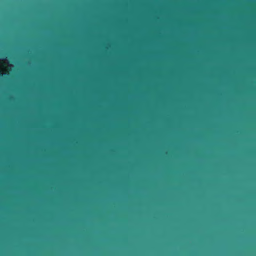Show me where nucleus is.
<instances>
[{"instance_id": "nucleus-6", "label": "nucleus", "mask_w": 256, "mask_h": 256, "mask_svg": "<svg viewBox=\"0 0 256 256\" xmlns=\"http://www.w3.org/2000/svg\"><path fill=\"white\" fill-rule=\"evenodd\" d=\"M208 20H209V21L210 20V18L208 19Z\"/></svg>"}, {"instance_id": "nucleus-7", "label": "nucleus", "mask_w": 256, "mask_h": 256, "mask_svg": "<svg viewBox=\"0 0 256 256\" xmlns=\"http://www.w3.org/2000/svg\"><path fill=\"white\" fill-rule=\"evenodd\" d=\"M208 36H210V34H208Z\"/></svg>"}, {"instance_id": "nucleus-4", "label": "nucleus", "mask_w": 256, "mask_h": 256, "mask_svg": "<svg viewBox=\"0 0 256 256\" xmlns=\"http://www.w3.org/2000/svg\"><path fill=\"white\" fill-rule=\"evenodd\" d=\"M256 208V206H213L209 203V208Z\"/></svg>"}, {"instance_id": "nucleus-1", "label": "nucleus", "mask_w": 256, "mask_h": 256, "mask_svg": "<svg viewBox=\"0 0 256 256\" xmlns=\"http://www.w3.org/2000/svg\"><path fill=\"white\" fill-rule=\"evenodd\" d=\"M107 212H202L204 213V256H208V209H107Z\"/></svg>"}, {"instance_id": "nucleus-3", "label": "nucleus", "mask_w": 256, "mask_h": 256, "mask_svg": "<svg viewBox=\"0 0 256 256\" xmlns=\"http://www.w3.org/2000/svg\"><path fill=\"white\" fill-rule=\"evenodd\" d=\"M214 212H256V209H209V214Z\"/></svg>"}, {"instance_id": "nucleus-2", "label": "nucleus", "mask_w": 256, "mask_h": 256, "mask_svg": "<svg viewBox=\"0 0 256 256\" xmlns=\"http://www.w3.org/2000/svg\"><path fill=\"white\" fill-rule=\"evenodd\" d=\"M204 40H208V0H204Z\"/></svg>"}, {"instance_id": "nucleus-5", "label": "nucleus", "mask_w": 256, "mask_h": 256, "mask_svg": "<svg viewBox=\"0 0 256 256\" xmlns=\"http://www.w3.org/2000/svg\"><path fill=\"white\" fill-rule=\"evenodd\" d=\"M208 2H209V3L210 2V0L208 1Z\"/></svg>"}]
</instances>
